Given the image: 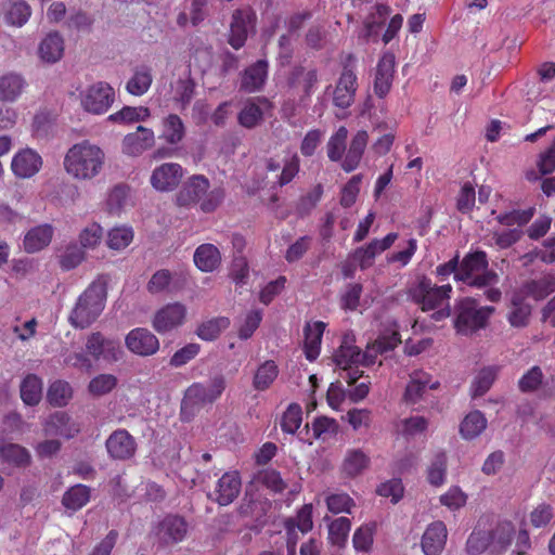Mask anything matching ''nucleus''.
I'll list each match as a JSON object with an SVG mask.
<instances>
[{
    "instance_id": "23",
    "label": "nucleus",
    "mask_w": 555,
    "mask_h": 555,
    "mask_svg": "<svg viewBox=\"0 0 555 555\" xmlns=\"http://www.w3.org/2000/svg\"><path fill=\"white\" fill-rule=\"evenodd\" d=\"M448 530L442 521L431 522L422 537V550L425 555H440L444 548Z\"/></svg>"
},
{
    "instance_id": "27",
    "label": "nucleus",
    "mask_w": 555,
    "mask_h": 555,
    "mask_svg": "<svg viewBox=\"0 0 555 555\" xmlns=\"http://www.w3.org/2000/svg\"><path fill=\"white\" fill-rule=\"evenodd\" d=\"M371 459L369 454L357 448L348 449L340 464V473L348 478H354L362 475L370 466Z\"/></svg>"
},
{
    "instance_id": "20",
    "label": "nucleus",
    "mask_w": 555,
    "mask_h": 555,
    "mask_svg": "<svg viewBox=\"0 0 555 555\" xmlns=\"http://www.w3.org/2000/svg\"><path fill=\"white\" fill-rule=\"evenodd\" d=\"M42 429L48 437L65 439H72L80 431L79 426L63 411L49 415L42 423Z\"/></svg>"
},
{
    "instance_id": "45",
    "label": "nucleus",
    "mask_w": 555,
    "mask_h": 555,
    "mask_svg": "<svg viewBox=\"0 0 555 555\" xmlns=\"http://www.w3.org/2000/svg\"><path fill=\"white\" fill-rule=\"evenodd\" d=\"M42 397V380L34 375H27L21 384V398L27 405H36Z\"/></svg>"
},
{
    "instance_id": "32",
    "label": "nucleus",
    "mask_w": 555,
    "mask_h": 555,
    "mask_svg": "<svg viewBox=\"0 0 555 555\" xmlns=\"http://www.w3.org/2000/svg\"><path fill=\"white\" fill-rule=\"evenodd\" d=\"M0 461L16 468H25L31 464V454L17 443L0 444Z\"/></svg>"
},
{
    "instance_id": "63",
    "label": "nucleus",
    "mask_w": 555,
    "mask_h": 555,
    "mask_svg": "<svg viewBox=\"0 0 555 555\" xmlns=\"http://www.w3.org/2000/svg\"><path fill=\"white\" fill-rule=\"evenodd\" d=\"M326 505L334 514L350 513L354 502L347 493H334L326 498Z\"/></svg>"
},
{
    "instance_id": "22",
    "label": "nucleus",
    "mask_w": 555,
    "mask_h": 555,
    "mask_svg": "<svg viewBox=\"0 0 555 555\" xmlns=\"http://www.w3.org/2000/svg\"><path fill=\"white\" fill-rule=\"evenodd\" d=\"M38 56L46 64L59 62L65 52V41L59 31L48 33L38 44Z\"/></svg>"
},
{
    "instance_id": "6",
    "label": "nucleus",
    "mask_w": 555,
    "mask_h": 555,
    "mask_svg": "<svg viewBox=\"0 0 555 555\" xmlns=\"http://www.w3.org/2000/svg\"><path fill=\"white\" fill-rule=\"evenodd\" d=\"M228 387L227 377L222 373L211 375L205 382L191 384L184 391L181 402L182 413L191 412L217 402Z\"/></svg>"
},
{
    "instance_id": "47",
    "label": "nucleus",
    "mask_w": 555,
    "mask_h": 555,
    "mask_svg": "<svg viewBox=\"0 0 555 555\" xmlns=\"http://www.w3.org/2000/svg\"><path fill=\"white\" fill-rule=\"evenodd\" d=\"M73 397V388L66 380L57 379L48 389L47 399L54 406H65Z\"/></svg>"
},
{
    "instance_id": "50",
    "label": "nucleus",
    "mask_w": 555,
    "mask_h": 555,
    "mask_svg": "<svg viewBox=\"0 0 555 555\" xmlns=\"http://www.w3.org/2000/svg\"><path fill=\"white\" fill-rule=\"evenodd\" d=\"M488 548L492 551L491 533L487 530L475 529L466 542L468 555H480Z\"/></svg>"
},
{
    "instance_id": "56",
    "label": "nucleus",
    "mask_w": 555,
    "mask_h": 555,
    "mask_svg": "<svg viewBox=\"0 0 555 555\" xmlns=\"http://www.w3.org/2000/svg\"><path fill=\"white\" fill-rule=\"evenodd\" d=\"M447 470V455L443 452L436 454L427 470V479L433 486H441L444 482Z\"/></svg>"
},
{
    "instance_id": "61",
    "label": "nucleus",
    "mask_w": 555,
    "mask_h": 555,
    "mask_svg": "<svg viewBox=\"0 0 555 555\" xmlns=\"http://www.w3.org/2000/svg\"><path fill=\"white\" fill-rule=\"evenodd\" d=\"M542 380V370L539 366H532L518 380V388L522 392H532L541 386Z\"/></svg>"
},
{
    "instance_id": "62",
    "label": "nucleus",
    "mask_w": 555,
    "mask_h": 555,
    "mask_svg": "<svg viewBox=\"0 0 555 555\" xmlns=\"http://www.w3.org/2000/svg\"><path fill=\"white\" fill-rule=\"evenodd\" d=\"M256 481L274 492H282L285 489L280 473L274 469H263L256 476Z\"/></svg>"
},
{
    "instance_id": "43",
    "label": "nucleus",
    "mask_w": 555,
    "mask_h": 555,
    "mask_svg": "<svg viewBox=\"0 0 555 555\" xmlns=\"http://www.w3.org/2000/svg\"><path fill=\"white\" fill-rule=\"evenodd\" d=\"M524 299L525 298L518 292H515L512 296V308L507 319L509 324L514 327H524L528 324L531 308L529 305L522 302Z\"/></svg>"
},
{
    "instance_id": "18",
    "label": "nucleus",
    "mask_w": 555,
    "mask_h": 555,
    "mask_svg": "<svg viewBox=\"0 0 555 555\" xmlns=\"http://www.w3.org/2000/svg\"><path fill=\"white\" fill-rule=\"evenodd\" d=\"M125 345L130 352L140 357L153 356L159 349L158 338L143 327L131 330L125 338Z\"/></svg>"
},
{
    "instance_id": "5",
    "label": "nucleus",
    "mask_w": 555,
    "mask_h": 555,
    "mask_svg": "<svg viewBox=\"0 0 555 555\" xmlns=\"http://www.w3.org/2000/svg\"><path fill=\"white\" fill-rule=\"evenodd\" d=\"M451 292L452 286L450 284L437 286L430 280L422 278L410 288L409 294L423 311L438 309L433 318L440 321L451 313L449 306Z\"/></svg>"
},
{
    "instance_id": "33",
    "label": "nucleus",
    "mask_w": 555,
    "mask_h": 555,
    "mask_svg": "<svg viewBox=\"0 0 555 555\" xmlns=\"http://www.w3.org/2000/svg\"><path fill=\"white\" fill-rule=\"evenodd\" d=\"M438 383H431V376L423 371H415L410 376V382L404 391V400L406 402H417L426 388H436Z\"/></svg>"
},
{
    "instance_id": "38",
    "label": "nucleus",
    "mask_w": 555,
    "mask_h": 555,
    "mask_svg": "<svg viewBox=\"0 0 555 555\" xmlns=\"http://www.w3.org/2000/svg\"><path fill=\"white\" fill-rule=\"evenodd\" d=\"M500 372V366L489 365L480 369L470 385L473 398L483 396L490 390Z\"/></svg>"
},
{
    "instance_id": "48",
    "label": "nucleus",
    "mask_w": 555,
    "mask_h": 555,
    "mask_svg": "<svg viewBox=\"0 0 555 555\" xmlns=\"http://www.w3.org/2000/svg\"><path fill=\"white\" fill-rule=\"evenodd\" d=\"M118 385L114 374L101 373L95 375L88 384V391L93 397H103L112 392Z\"/></svg>"
},
{
    "instance_id": "3",
    "label": "nucleus",
    "mask_w": 555,
    "mask_h": 555,
    "mask_svg": "<svg viewBox=\"0 0 555 555\" xmlns=\"http://www.w3.org/2000/svg\"><path fill=\"white\" fill-rule=\"evenodd\" d=\"M106 295V286L103 281L92 282L77 298L68 315L70 325L83 330L95 322L105 307Z\"/></svg>"
},
{
    "instance_id": "34",
    "label": "nucleus",
    "mask_w": 555,
    "mask_h": 555,
    "mask_svg": "<svg viewBox=\"0 0 555 555\" xmlns=\"http://www.w3.org/2000/svg\"><path fill=\"white\" fill-rule=\"evenodd\" d=\"M555 291V275L547 274L539 280L526 282L517 292L524 297L535 300L543 299Z\"/></svg>"
},
{
    "instance_id": "25",
    "label": "nucleus",
    "mask_w": 555,
    "mask_h": 555,
    "mask_svg": "<svg viewBox=\"0 0 555 555\" xmlns=\"http://www.w3.org/2000/svg\"><path fill=\"white\" fill-rule=\"evenodd\" d=\"M255 15L249 10H235L230 25L229 43L236 50L241 49L248 34V25L253 23Z\"/></svg>"
},
{
    "instance_id": "31",
    "label": "nucleus",
    "mask_w": 555,
    "mask_h": 555,
    "mask_svg": "<svg viewBox=\"0 0 555 555\" xmlns=\"http://www.w3.org/2000/svg\"><path fill=\"white\" fill-rule=\"evenodd\" d=\"M153 82V72L147 65H138L133 68L131 77L126 82V90L134 96L145 94Z\"/></svg>"
},
{
    "instance_id": "14",
    "label": "nucleus",
    "mask_w": 555,
    "mask_h": 555,
    "mask_svg": "<svg viewBox=\"0 0 555 555\" xmlns=\"http://www.w3.org/2000/svg\"><path fill=\"white\" fill-rule=\"evenodd\" d=\"M156 137L151 128L138 126L121 140V153L128 157H139L155 146Z\"/></svg>"
},
{
    "instance_id": "44",
    "label": "nucleus",
    "mask_w": 555,
    "mask_h": 555,
    "mask_svg": "<svg viewBox=\"0 0 555 555\" xmlns=\"http://www.w3.org/2000/svg\"><path fill=\"white\" fill-rule=\"evenodd\" d=\"M487 531L491 533L492 552L501 553L511 544L515 528L511 521H502Z\"/></svg>"
},
{
    "instance_id": "40",
    "label": "nucleus",
    "mask_w": 555,
    "mask_h": 555,
    "mask_svg": "<svg viewBox=\"0 0 555 555\" xmlns=\"http://www.w3.org/2000/svg\"><path fill=\"white\" fill-rule=\"evenodd\" d=\"M163 129L160 138L170 145L179 144L185 135V127L182 119L176 115L170 114L163 119Z\"/></svg>"
},
{
    "instance_id": "7",
    "label": "nucleus",
    "mask_w": 555,
    "mask_h": 555,
    "mask_svg": "<svg viewBox=\"0 0 555 555\" xmlns=\"http://www.w3.org/2000/svg\"><path fill=\"white\" fill-rule=\"evenodd\" d=\"M332 360L337 370L340 371L339 377L346 380L348 385L354 384L363 375L359 370L361 362V350L356 345V337L352 333L344 335L339 347L334 351Z\"/></svg>"
},
{
    "instance_id": "12",
    "label": "nucleus",
    "mask_w": 555,
    "mask_h": 555,
    "mask_svg": "<svg viewBox=\"0 0 555 555\" xmlns=\"http://www.w3.org/2000/svg\"><path fill=\"white\" fill-rule=\"evenodd\" d=\"M348 62L344 66L333 90V103L339 108H347L353 103L358 89L354 67L350 64L353 63V57L349 56Z\"/></svg>"
},
{
    "instance_id": "37",
    "label": "nucleus",
    "mask_w": 555,
    "mask_h": 555,
    "mask_svg": "<svg viewBox=\"0 0 555 555\" xmlns=\"http://www.w3.org/2000/svg\"><path fill=\"white\" fill-rule=\"evenodd\" d=\"M325 324L321 321L307 324L305 327V354L309 361L315 360L320 354L322 335Z\"/></svg>"
},
{
    "instance_id": "46",
    "label": "nucleus",
    "mask_w": 555,
    "mask_h": 555,
    "mask_svg": "<svg viewBox=\"0 0 555 555\" xmlns=\"http://www.w3.org/2000/svg\"><path fill=\"white\" fill-rule=\"evenodd\" d=\"M90 500V489L83 485L69 488L63 495L62 504L72 511L82 508Z\"/></svg>"
},
{
    "instance_id": "8",
    "label": "nucleus",
    "mask_w": 555,
    "mask_h": 555,
    "mask_svg": "<svg viewBox=\"0 0 555 555\" xmlns=\"http://www.w3.org/2000/svg\"><path fill=\"white\" fill-rule=\"evenodd\" d=\"M487 267L485 251L470 253L463 258L455 278L475 287L496 285L499 275L494 271L487 270Z\"/></svg>"
},
{
    "instance_id": "59",
    "label": "nucleus",
    "mask_w": 555,
    "mask_h": 555,
    "mask_svg": "<svg viewBox=\"0 0 555 555\" xmlns=\"http://www.w3.org/2000/svg\"><path fill=\"white\" fill-rule=\"evenodd\" d=\"M289 533L297 527L302 533H306L312 529V506L310 504L304 505L295 519H288L286 522Z\"/></svg>"
},
{
    "instance_id": "29",
    "label": "nucleus",
    "mask_w": 555,
    "mask_h": 555,
    "mask_svg": "<svg viewBox=\"0 0 555 555\" xmlns=\"http://www.w3.org/2000/svg\"><path fill=\"white\" fill-rule=\"evenodd\" d=\"M27 82L25 78L14 72L5 73L0 76V102L13 103L24 92Z\"/></svg>"
},
{
    "instance_id": "39",
    "label": "nucleus",
    "mask_w": 555,
    "mask_h": 555,
    "mask_svg": "<svg viewBox=\"0 0 555 555\" xmlns=\"http://www.w3.org/2000/svg\"><path fill=\"white\" fill-rule=\"evenodd\" d=\"M487 428V418L478 411L469 412L460 424V435L465 440H473Z\"/></svg>"
},
{
    "instance_id": "55",
    "label": "nucleus",
    "mask_w": 555,
    "mask_h": 555,
    "mask_svg": "<svg viewBox=\"0 0 555 555\" xmlns=\"http://www.w3.org/2000/svg\"><path fill=\"white\" fill-rule=\"evenodd\" d=\"M173 100L184 108L193 98L194 82L190 78H180L171 85Z\"/></svg>"
},
{
    "instance_id": "60",
    "label": "nucleus",
    "mask_w": 555,
    "mask_h": 555,
    "mask_svg": "<svg viewBox=\"0 0 555 555\" xmlns=\"http://www.w3.org/2000/svg\"><path fill=\"white\" fill-rule=\"evenodd\" d=\"M553 517V506L547 503H540L530 512L529 521L532 527L542 528L547 526Z\"/></svg>"
},
{
    "instance_id": "58",
    "label": "nucleus",
    "mask_w": 555,
    "mask_h": 555,
    "mask_svg": "<svg viewBox=\"0 0 555 555\" xmlns=\"http://www.w3.org/2000/svg\"><path fill=\"white\" fill-rule=\"evenodd\" d=\"M85 260V251L77 245H69L60 256V266L63 270H72L78 267Z\"/></svg>"
},
{
    "instance_id": "54",
    "label": "nucleus",
    "mask_w": 555,
    "mask_h": 555,
    "mask_svg": "<svg viewBox=\"0 0 555 555\" xmlns=\"http://www.w3.org/2000/svg\"><path fill=\"white\" fill-rule=\"evenodd\" d=\"M374 533V524H366L358 528L352 538L354 548L358 552L369 553L372 550Z\"/></svg>"
},
{
    "instance_id": "26",
    "label": "nucleus",
    "mask_w": 555,
    "mask_h": 555,
    "mask_svg": "<svg viewBox=\"0 0 555 555\" xmlns=\"http://www.w3.org/2000/svg\"><path fill=\"white\" fill-rule=\"evenodd\" d=\"M395 64L396 59L392 53H385L377 64L374 91L379 98H384L391 88Z\"/></svg>"
},
{
    "instance_id": "16",
    "label": "nucleus",
    "mask_w": 555,
    "mask_h": 555,
    "mask_svg": "<svg viewBox=\"0 0 555 555\" xmlns=\"http://www.w3.org/2000/svg\"><path fill=\"white\" fill-rule=\"evenodd\" d=\"M183 175L181 165L164 163L154 168L150 177V183L158 192H171L180 184Z\"/></svg>"
},
{
    "instance_id": "51",
    "label": "nucleus",
    "mask_w": 555,
    "mask_h": 555,
    "mask_svg": "<svg viewBox=\"0 0 555 555\" xmlns=\"http://www.w3.org/2000/svg\"><path fill=\"white\" fill-rule=\"evenodd\" d=\"M229 324L230 321L227 318L211 319L199 324L196 334L201 339L210 341L219 337Z\"/></svg>"
},
{
    "instance_id": "4",
    "label": "nucleus",
    "mask_w": 555,
    "mask_h": 555,
    "mask_svg": "<svg viewBox=\"0 0 555 555\" xmlns=\"http://www.w3.org/2000/svg\"><path fill=\"white\" fill-rule=\"evenodd\" d=\"M348 138V130L346 127L341 126L337 129V131L330 138L326 149L327 156L332 162H341V168L350 172L354 170L362 158L364 150L367 145L369 134L364 130L358 131L352 138L349 149L345 158L343 159V155L346 151V142Z\"/></svg>"
},
{
    "instance_id": "49",
    "label": "nucleus",
    "mask_w": 555,
    "mask_h": 555,
    "mask_svg": "<svg viewBox=\"0 0 555 555\" xmlns=\"http://www.w3.org/2000/svg\"><path fill=\"white\" fill-rule=\"evenodd\" d=\"M150 116V109L145 106H125L120 111L109 115L108 119L115 122L132 124L138 121H144Z\"/></svg>"
},
{
    "instance_id": "19",
    "label": "nucleus",
    "mask_w": 555,
    "mask_h": 555,
    "mask_svg": "<svg viewBox=\"0 0 555 555\" xmlns=\"http://www.w3.org/2000/svg\"><path fill=\"white\" fill-rule=\"evenodd\" d=\"M105 447L108 455L119 461L131 459L137 451V442L126 429L114 430L108 436Z\"/></svg>"
},
{
    "instance_id": "64",
    "label": "nucleus",
    "mask_w": 555,
    "mask_h": 555,
    "mask_svg": "<svg viewBox=\"0 0 555 555\" xmlns=\"http://www.w3.org/2000/svg\"><path fill=\"white\" fill-rule=\"evenodd\" d=\"M103 229L98 223L87 225L79 234V242L83 248H94L101 242Z\"/></svg>"
},
{
    "instance_id": "53",
    "label": "nucleus",
    "mask_w": 555,
    "mask_h": 555,
    "mask_svg": "<svg viewBox=\"0 0 555 555\" xmlns=\"http://www.w3.org/2000/svg\"><path fill=\"white\" fill-rule=\"evenodd\" d=\"M133 240V231L129 227H116L107 234V246L114 250H121L130 245Z\"/></svg>"
},
{
    "instance_id": "52",
    "label": "nucleus",
    "mask_w": 555,
    "mask_h": 555,
    "mask_svg": "<svg viewBox=\"0 0 555 555\" xmlns=\"http://www.w3.org/2000/svg\"><path fill=\"white\" fill-rule=\"evenodd\" d=\"M350 528L351 522L347 517H339L333 520L328 526V539L331 543L339 547L344 546Z\"/></svg>"
},
{
    "instance_id": "13",
    "label": "nucleus",
    "mask_w": 555,
    "mask_h": 555,
    "mask_svg": "<svg viewBox=\"0 0 555 555\" xmlns=\"http://www.w3.org/2000/svg\"><path fill=\"white\" fill-rule=\"evenodd\" d=\"M186 315L188 309L183 304H167L155 312L152 326L158 334H167L182 326Z\"/></svg>"
},
{
    "instance_id": "42",
    "label": "nucleus",
    "mask_w": 555,
    "mask_h": 555,
    "mask_svg": "<svg viewBox=\"0 0 555 555\" xmlns=\"http://www.w3.org/2000/svg\"><path fill=\"white\" fill-rule=\"evenodd\" d=\"M31 15L30 5L24 0L11 1L4 9V17L8 24L16 27L25 25Z\"/></svg>"
},
{
    "instance_id": "9",
    "label": "nucleus",
    "mask_w": 555,
    "mask_h": 555,
    "mask_svg": "<svg viewBox=\"0 0 555 555\" xmlns=\"http://www.w3.org/2000/svg\"><path fill=\"white\" fill-rule=\"evenodd\" d=\"M456 318L454 326L460 334L469 335L487 325L488 319L494 312L493 307H478L476 299L463 298L455 306Z\"/></svg>"
},
{
    "instance_id": "35",
    "label": "nucleus",
    "mask_w": 555,
    "mask_h": 555,
    "mask_svg": "<svg viewBox=\"0 0 555 555\" xmlns=\"http://www.w3.org/2000/svg\"><path fill=\"white\" fill-rule=\"evenodd\" d=\"M318 81V74L315 70H306L304 68H295L288 79V86L297 91L302 92L300 98L305 102L311 94L313 87Z\"/></svg>"
},
{
    "instance_id": "10",
    "label": "nucleus",
    "mask_w": 555,
    "mask_h": 555,
    "mask_svg": "<svg viewBox=\"0 0 555 555\" xmlns=\"http://www.w3.org/2000/svg\"><path fill=\"white\" fill-rule=\"evenodd\" d=\"M77 91L73 95L79 101L80 107L92 115L105 114L115 101V91L105 81H96Z\"/></svg>"
},
{
    "instance_id": "28",
    "label": "nucleus",
    "mask_w": 555,
    "mask_h": 555,
    "mask_svg": "<svg viewBox=\"0 0 555 555\" xmlns=\"http://www.w3.org/2000/svg\"><path fill=\"white\" fill-rule=\"evenodd\" d=\"M53 234V227L48 223L31 228L24 236V250L34 254L44 249L51 243Z\"/></svg>"
},
{
    "instance_id": "24",
    "label": "nucleus",
    "mask_w": 555,
    "mask_h": 555,
    "mask_svg": "<svg viewBox=\"0 0 555 555\" xmlns=\"http://www.w3.org/2000/svg\"><path fill=\"white\" fill-rule=\"evenodd\" d=\"M271 108L270 102L264 98H256L246 102L238 113V124L247 129L259 126L263 120V114Z\"/></svg>"
},
{
    "instance_id": "30",
    "label": "nucleus",
    "mask_w": 555,
    "mask_h": 555,
    "mask_svg": "<svg viewBox=\"0 0 555 555\" xmlns=\"http://www.w3.org/2000/svg\"><path fill=\"white\" fill-rule=\"evenodd\" d=\"M268 76V63L259 60L247 67L242 74L241 89L248 92H257L263 87Z\"/></svg>"
},
{
    "instance_id": "2",
    "label": "nucleus",
    "mask_w": 555,
    "mask_h": 555,
    "mask_svg": "<svg viewBox=\"0 0 555 555\" xmlns=\"http://www.w3.org/2000/svg\"><path fill=\"white\" fill-rule=\"evenodd\" d=\"M223 197V190L220 188L211 189L207 177L193 175L183 182L176 193L175 202L179 207H198L202 212L210 214L221 205Z\"/></svg>"
},
{
    "instance_id": "15",
    "label": "nucleus",
    "mask_w": 555,
    "mask_h": 555,
    "mask_svg": "<svg viewBox=\"0 0 555 555\" xmlns=\"http://www.w3.org/2000/svg\"><path fill=\"white\" fill-rule=\"evenodd\" d=\"M41 155L30 147L18 150L12 157L11 170L16 178L30 179L42 168Z\"/></svg>"
},
{
    "instance_id": "57",
    "label": "nucleus",
    "mask_w": 555,
    "mask_h": 555,
    "mask_svg": "<svg viewBox=\"0 0 555 555\" xmlns=\"http://www.w3.org/2000/svg\"><path fill=\"white\" fill-rule=\"evenodd\" d=\"M302 411L300 405L291 404L282 416L281 426L283 431L287 434H295L296 430L300 427L302 421Z\"/></svg>"
},
{
    "instance_id": "1",
    "label": "nucleus",
    "mask_w": 555,
    "mask_h": 555,
    "mask_svg": "<svg viewBox=\"0 0 555 555\" xmlns=\"http://www.w3.org/2000/svg\"><path fill=\"white\" fill-rule=\"evenodd\" d=\"M106 160L103 147L89 140H82L66 151L63 168L72 180L90 182L103 173Z\"/></svg>"
},
{
    "instance_id": "21",
    "label": "nucleus",
    "mask_w": 555,
    "mask_h": 555,
    "mask_svg": "<svg viewBox=\"0 0 555 555\" xmlns=\"http://www.w3.org/2000/svg\"><path fill=\"white\" fill-rule=\"evenodd\" d=\"M242 487L237 472L224 473L216 483L210 498L221 506L231 504L240 494Z\"/></svg>"
},
{
    "instance_id": "41",
    "label": "nucleus",
    "mask_w": 555,
    "mask_h": 555,
    "mask_svg": "<svg viewBox=\"0 0 555 555\" xmlns=\"http://www.w3.org/2000/svg\"><path fill=\"white\" fill-rule=\"evenodd\" d=\"M279 375V367L273 360L261 363L253 377V387L258 391H264L271 387Z\"/></svg>"
},
{
    "instance_id": "11",
    "label": "nucleus",
    "mask_w": 555,
    "mask_h": 555,
    "mask_svg": "<svg viewBox=\"0 0 555 555\" xmlns=\"http://www.w3.org/2000/svg\"><path fill=\"white\" fill-rule=\"evenodd\" d=\"M85 347L91 360L108 364L119 361L124 353L117 340L106 338L100 332L89 334Z\"/></svg>"
},
{
    "instance_id": "36",
    "label": "nucleus",
    "mask_w": 555,
    "mask_h": 555,
    "mask_svg": "<svg viewBox=\"0 0 555 555\" xmlns=\"http://www.w3.org/2000/svg\"><path fill=\"white\" fill-rule=\"evenodd\" d=\"M220 262V251L212 244H202L194 253V263L203 272H212Z\"/></svg>"
},
{
    "instance_id": "17",
    "label": "nucleus",
    "mask_w": 555,
    "mask_h": 555,
    "mask_svg": "<svg viewBox=\"0 0 555 555\" xmlns=\"http://www.w3.org/2000/svg\"><path fill=\"white\" fill-rule=\"evenodd\" d=\"M157 540L165 545L181 542L188 533V524L177 515H167L153 529Z\"/></svg>"
}]
</instances>
